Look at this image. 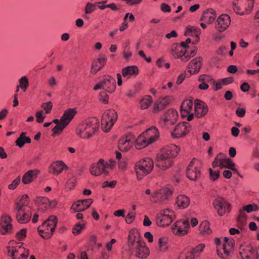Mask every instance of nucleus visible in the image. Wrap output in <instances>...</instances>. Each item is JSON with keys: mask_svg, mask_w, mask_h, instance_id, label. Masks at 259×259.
Returning <instances> with one entry per match:
<instances>
[{"mask_svg": "<svg viewBox=\"0 0 259 259\" xmlns=\"http://www.w3.org/2000/svg\"><path fill=\"white\" fill-rule=\"evenodd\" d=\"M96 9V3H88L85 7H84V13L85 14L83 15V18L85 19H88L89 17L87 16V15L91 14L93 12H94Z\"/></svg>", "mask_w": 259, "mask_h": 259, "instance_id": "nucleus-39", "label": "nucleus"}, {"mask_svg": "<svg viewBox=\"0 0 259 259\" xmlns=\"http://www.w3.org/2000/svg\"><path fill=\"white\" fill-rule=\"evenodd\" d=\"M194 108L195 114L198 118L204 116L208 110L207 105L199 100H195Z\"/></svg>", "mask_w": 259, "mask_h": 259, "instance_id": "nucleus-19", "label": "nucleus"}, {"mask_svg": "<svg viewBox=\"0 0 259 259\" xmlns=\"http://www.w3.org/2000/svg\"><path fill=\"white\" fill-rule=\"evenodd\" d=\"M210 179L212 181H215L220 177V172L218 169L209 168Z\"/></svg>", "mask_w": 259, "mask_h": 259, "instance_id": "nucleus-46", "label": "nucleus"}, {"mask_svg": "<svg viewBox=\"0 0 259 259\" xmlns=\"http://www.w3.org/2000/svg\"><path fill=\"white\" fill-rule=\"evenodd\" d=\"M132 136H126L120 139L118 143V148L120 151L126 152L132 145Z\"/></svg>", "mask_w": 259, "mask_h": 259, "instance_id": "nucleus-24", "label": "nucleus"}, {"mask_svg": "<svg viewBox=\"0 0 259 259\" xmlns=\"http://www.w3.org/2000/svg\"><path fill=\"white\" fill-rule=\"evenodd\" d=\"M171 101V98L169 96H165L158 99L154 103L153 111L154 112L160 111L163 109L168 105Z\"/></svg>", "mask_w": 259, "mask_h": 259, "instance_id": "nucleus-23", "label": "nucleus"}, {"mask_svg": "<svg viewBox=\"0 0 259 259\" xmlns=\"http://www.w3.org/2000/svg\"><path fill=\"white\" fill-rule=\"evenodd\" d=\"M232 8L234 11V12L237 14H239L240 15H244V13H240V11L241 10L240 7L238 5V3L236 2H232Z\"/></svg>", "mask_w": 259, "mask_h": 259, "instance_id": "nucleus-54", "label": "nucleus"}, {"mask_svg": "<svg viewBox=\"0 0 259 259\" xmlns=\"http://www.w3.org/2000/svg\"><path fill=\"white\" fill-rule=\"evenodd\" d=\"M36 121L38 123H41L44 121V119L46 117V115H43L42 111H38L36 113Z\"/></svg>", "mask_w": 259, "mask_h": 259, "instance_id": "nucleus-52", "label": "nucleus"}, {"mask_svg": "<svg viewBox=\"0 0 259 259\" xmlns=\"http://www.w3.org/2000/svg\"><path fill=\"white\" fill-rule=\"evenodd\" d=\"M25 135V133H22L20 135V137L15 142L16 145L19 147H22L25 143H30L31 142V139L29 137H26Z\"/></svg>", "mask_w": 259, "mask_h": 259, "instance_id": "nucleus-37", "label": "nucleus"}, {"mask_svg": "<svg viewBox=\"0 0 259 259\" xmlns=\"http://www.w3.org/2000/svg\"><path fill=\"white\" fill-rule=\"evenodd\" d=\"M250 86L247 82L243 83L240 86L241 90L243 92H246L249 91Z\"/></svg>", "mask_w": 259, "mask_h": 259, "instance_id": "nucleus-63", "label": "nucleus"}, {"mask_svg": "<svg viewBox=\"0 0 259 259\" xmlns=\"http://www.w3.org/2000/svg\"><path fill=\"white\" fill-rule=\"evenodd\" d=\"M172 192L169 188L164 187L152 194L150 200L153 203H162L171 196Z\"/></svg>", "mask_w": 259, "mask_h": 259, "instance_id": "nucleus-10", "label": "nucleus"}, {"mask_svg": "<svg viewBox=\"0 0 259 259\" xmlns=\"http://www.w3.org/2000/svg\"><path fill=\"white\" fill-rule=\"evenodd\" d=\"M116 184V181H112L111 182H108V181H105L103 183V187H110V188H114L115 187Z\"/></svg>", "mask_w": 259, "mask_h": 259, "instance_id": "nucleus-59", "label": "nucleus"}, {"mask_svg": "<svg viewBox=\"0 0 259 259\" xmlns=\"http://www.w3.org/2000/svg\"><path fill=\"white\" fill-rule=\"evenodd\" d=\"M204 247V244H200L195 248H192L189 252L187 253L186 255H190L193 257V258H194L196 256H197L201 252H202Z\"/></svg>", "mask_w": 259, "mask_h": 259, "instance_id": "nucleus-38", "label": "nucleus"}, {"mask_svg": "<svg viewBox=\"0 0 259 259\" xmlns=\"http://www.w3.org/2000/svg\"><path fill=\"white\" fill-rule=\"evenodd\" d=\"M135 217V213L131 211L126 217L125 221L128 224H131L134 220Z\"/></svg>", "mask_w": 259, "mask_h": 259, "instance_id": "nucleus-56", "label": "nucleus"}, {"mask_svg": "<svg viewBox=\"0 0 259 259\" xmlns=\"http://www.w3.org/2000/svg\"><path fill=\"white\" fill-rule=\"evenodd\" d=\"M117 113L113 109H109L103 115L101 119L102 130L105 132H109L117 119Z\"/></svg>", "mask_w": 259, "mask_h": 259, "instance_id": "nucleus-5", "label": "nucleus"}, {"mask_svg": "<svg viewBox=\"0 0 259 259\" xmlns=\"http://www.w3.org/2000/svg\"><path fill=\"white\" fill-rule=\"evenodd\" d=\"M16 219L20 224H26L30 220L32 213L26 207H23V205L18 204L14 208Z\"/></svg>", "mask_w": 259, "mask_h": 259, "instance_id": "nucleus-8", "label": "nucleus"}, {"mask_svg": "<svg viewBox=\"0 0 259 259\" xmlns=\"http://www.w3.org/2000/svg\"><path fill=\"white\" fill-rule=\"evenodd\" d=\"M193 107L192 100H186L182 104L181 106V113L182 117H187L191 113Z\"/></svg>", "mask_w": 259, "mask_h": 259, "instance_id": "nucleus-29", "label": "nucleus"}, {"mask_svg": "<svg viewBox=\"0 0 259 259\" xmlns=\"http://www.w3.org/2000/svg\"><path fill=\"white\" fill-rule=\"evenodd\" d=\"M247 6L245 8L247 12H251L254 5V0H247Z\"/></svg>", "mask_w": 259, "mask_h": 259, "instance_id": "nucleus-62", "label": "nucleus"}, {"mask_svg": "<svg viewBox=\"0 0 259 259\" xmlns=\"http://www.w3.org/2000/svg\"><path fill=\"white\" fill-rule=\"evenodd\" d=\"M106 57L103 56L98 59L97 61H94L92 64L91 72L92 73H96L103 68L106 62Z\"/></svg>", "mask_w": 259, "mask_h": 259, "instance_id": "nucleus-30", "label": "nucleus"}, {"mask_svg": "<svg viewBox=\"0 0 259 259\" xmlns=\"http://www.w3.org/2000/svg\"><path fill=\"white\" fill-rule=\"evenodd\" d=\"M180 48H181V47H178L176 51H175L174 50H172L171 54L174 56V57L176 58H181V56L183 53L182 50H179Z\"/></svg>", "mask_w": 259, "mask_h": 259, "instance_id": "nucleus-57", "label": "nucleus"}, {"mask_svg": "<svg viewBox=\"0 0 259 259\" xmlns=\"http://www.w3.org/2000/svg\"><path fill=\"white\" fill-rule=\"evenodd\" d=\"M233 81V77H227L223 79L222 80V82L223 84L224 85H227L231 83H232Z\"/></svg>", "mask_w": 259, "mask_h": 259, "instance_id": "nucleus-64", "label": "nucleus"}, {"mask_svg": "<svg viewBox=\"0 0 259 259\" xmlns=\"http://www.w3.org/2000/svg\"><path fill=\"white\" fill-rule=\"evenodd\" d=\"M190 131V125L187 122H183L179 123L171 133L174 138H179L185 136Z\"/></svg>", "mask_w": 259, "mask_h": 259, "instance_id": "nucleus-13", "label": "nucleus"}, {"mask_svg": "<svg viewBox=\"0 0 259 259\" xmlns=\"http://www.w3.org/2000/svg\"><path fill=\"white\" fill-rule=\"evenodd\" d=\"M246 219V214L245 210L242 208L239 210V214L237 218V221L241 228H242L245 225V221Z\"/></svg>", "mask_w": 259, "mask_h": 259, "instance_id": "nucleus-43", "label": "nucleus"}, {"mask_svg": "<svg viewBox=\"0 0 259 259\" xmlns=\"http://www.w3.org/2000/svg\"><path fill=\"white\" fill-rule=\"evenodd\" d=\"M106 92H107L105 91L101 92L99 96V100L103 102L104 104H107L108 103L109 97L107 95Z\"/></svg>", "mask_w": 259, "mask_h": 259, "instance_id": "nucleus-49", "label": "nucleus"}, {"mask_svg": "<svg viewBox=\"0 0 259 259\" xmlns=\"http://www.w3.org/2000/svg\"><path fill=\"white\" fill-rule=\"evenodd\" d=\"M158 129L151 126L142 133L136 140L135 146L138 149H141L155 141L159 137Z\"/></svg>", "mask_w": 259, "mask_h": 259, "instance_id": "nucleus-3", "label": "nucleus"}, {"mask_svg": "<svg viewBox=\"0 0 259 259\" xmlns=\"http://www.w3.org/2000/svg\"><path fill=\"white\" fill-rule=\"evenodd\" d=\"M153 101L152 98L150 96H146L143 98L140 102L141 108L142 109H147Z\"/></svg>", "mask_w": 259, "mask_h": 259, "instance_id": "nucleus-42", "label": "nucleus"}, {"mask_svg": "<svg viewBox=\"0 0 259 259\" xmlns=\"http://www.w3.org/2000/svg\"><path fill=\"white\" fill-rule=\"evenodd\" d=\"M200 170L199 167L194 165V163H190L188 165L186 175L191 180L194 181L200 176Z\"/></svg>", "mask_w": 259, "mask_h": 259, "instance_id": "nucleus-21", "label": "nucleus"}, {"mask_svg": "<svg viewBox=\"0 0 259 259\" xmlns=\"http://www.w3.org/2000/svg\"><path fill=\"white\" fill-rule=\"evenodd\" d=\"M76 113L77 111L75 108H69L66 110L61 116V120L63 122V124L66 126L73 118Z\"/></svg>", "mask_w": 259, "mask_h": 259, "instance_id": "nucleus-28", "label": "nucleus"}, {"mask_svg": "<svg viewBox=\"0 0 259 259\" xmlns=\"http://www.w3.org/2000/svg\"><path fill=\"white\" fill-rule=\"evenodd\" d=\"M122 73L124 77L129 78L132 75H137L138 74V68L136 66H128L122 69Z\"/></svg>", "mask_w": 259, "mask_h": 259, "instance_id": "nucleus-33", "label": "nucleus"}, {"mask_svg": "<svg viewBox=\"0 0 259 259\" xmlns=\"http://www.w3.org/2000/svg\"><path fill=\"white\" fill-rule=\"evenodd\" d=\"M178 118V112L175 109H171L164 113L162 117V120L165 124H168V122L173 124L176 122Z\"/></svg>", "mask_w": 259, "mask_h": 259, "instance_id": "nucleus-20", "label": "nucleus"}, {"mask_svg": "<svg viewBox=\"0 0 259 259\" xmlns=\"http://www.w3.org/2000/svg\"><path fill=\"white\" fill-rule=\"evenodd\" d=\"M176 203L180 208L184 209L189 205L190 200L187 196L185 195H181L177 197Z\"/></svg>", "mask_w": 259, "mask_h": 259, "instance_id": "nucleus-34", "label": "nucleus"}, {"mask_svg": "<svg viewBox=\"0 0 259 259\" xmlns=\"http://www.w3.org/2000/svg\"><path fill=\"white\" fill-rule=\"evenodd\" d=\"M20 183V177L18 176L16 179H15L11 184L8 186V188L9 189L14 190L15 189L17 186Z\"/></svg>", "mask_w": 259, "mask_h": 259, "instance_id": "nucleus-51", "label": "nucleus"}, {"mask_svg": "<svg viewBox=\"0 0 259 259\" xmlns=\"http://www.w3.org/2000/svg\"><path fill=\"white\" fill-rule=\"evenodd\" d=\"M28 196L27 195H23L22 196L20 200L15 203V207H17L18 204H22L23 207H26L28 205Z\"/></svg>", "mask_w": 259, "mask_h": 259, "instance_id": "nucleus-45", "label": "nucleus"}, {"mask_svg": "<svg viewBox=\"0 0 259 259\" xmlns=\"http://www.w3.org/2000/svg\"><path fill=\"white\" fill-rule=\"evenodd\" d=\"M92 203V199L78 200L72 205L71 209L72 212L74 211V212L82 211L88 208Z\"/></svg>", "mask_w": 259, "mask_h": 259, "instance_id": "nucleus-15", "label": "nucleus"}, {"mask_svg": "<svg viewBox=\"0 0 259 259\" xmlns=\"http://www.w3.org/2000/svg\"><path fill=\"white\" fill-rule=\"evenodd\" d=\"M57 218L51 215L38 228V231L41 237L48 239L52 237L57 225Z\"/></svg>", "mask_w": 259, "mask_h": 259, "instance_id": "nucleus-4", "label": "nucleus"}, {"mask_svg": "<svg viewBox=\"0 0 259 259\" xmlns=\"http://www.w3.org/2000/svg\"><path fill=\"white\" fill-rule=\"evenodd\" d=\"M156 166L162 170H165L171 166L170 163H156Z\"/></svg>", "mask_w": 259, "mask_h": 259, "instance_id": "nucleus-55", "label": "nucleus"}, {"mask_svg": "<svg viewBox=\"0 0 259 259\" xmlns=\"http://www.w3.org/2000/svg\"><path fill=\"white\" fill-rule=\"evenodd\" d=\"M7 250L8 255L11 257L12 259H20V257L16 254L19 252L18 246L11 247L8 246H7Z\"/></svg>", "mask_w": 259, "mask_h": 259, "instance_id": "nucleus-40", "label": "nucleus"}, {"mask_svg": "<svg viewBox=\"0 0 259 259\" xmlns=\"http://www.w3.org/2000/svg\"><path fill=\"white\" fill-rule=\"evenodd\" d=\"M26 229H23L20 231L17 232L16 234V237L19 240H22L26 237Z\"/></svg>", "mask_w": 259, "mask_h": 259, "instance_id": "nucleus-53", "label": "nucleus"}, {"mask_svg": "<svg viewBox=\"0 0 259 259\" xmlns=\"http://www.w3.org/2000/svg\"><path fill=\"white\" fill-rule=\"evenodd\" d=\"M230 22V16L227 14H222L218 18L215 23V27L219 31H223L228 27Z\"/></svg>", "mask_w": 259, "mask_h": 259, "instance_id": "nucleus-14", "label": "nucleus"}, {"mask_svg": "<svg viewBox=\"0 0 259 259\" xmlns=\"http://www.w3.org/2000/svg\"><path fill=\"white\" fill-rule=\"evenodd\" d=\"M12 221V218L10 216L4 214L2 215L0 225L1 226L0 231L2 234H6L9 233L10 231L12 229V225L11 223Z\"/></svg>", "mask_w": 259, "mask_h": 259, "instance_id": "nucleus-18", "label": "nucleus"}, {"mask_svg": "<svg viewBox=\"0 0 259 259\" xmlns=\"http://www.w3.org/2000/svg\"><path fill=\"white\" fill-rule=\"evenodd\" d=\"M180 149L176 145H173L171 147H166L160 151L157 155V161H164L177 156Z\"/></svg>", "mask_w": 259, "mask_h": 259, "instance_id": "nucleus-9", "label": "nucleus"}, {"mask_svg": "<svg viewBox=\"0 0 259 259\" xmlns=\"http://www.w3.org/2000/svg\"><path fill=\"white\" fill-rule=\"evenodd\" d=\"M38 173V170H30L26 172L23 177H22V182L24 184H28L30 183L33 181L34 179H35L37 174Z\"/></svg>", "mask_w": 259, "mask_h": 259, "instance_id": "nucleus-32", "label": "nucleus"}, {"mask_svg": "<svg viewBox=\"0 0 259 259\" xmlns=\"http://www.w3.org/2000/svg\"><path fill=\"white\" fill-rule=\"evenodd\" d=\"M221 247L222 250L218 247V255L222 259H227L230 255L231 250L233 247V242L230 240L228 243H223Z\"/></svg>", "mask_w": 259, "mask_h": 259, "instance_id": "nucleus-17", "label": "nucleus"}, {"mask_svg": "<svg viewBox=\"0 0 259 259\" xmlns=\"http://www.w3.org/2000/svg\"><path fill=\"white\" fill-rule=\"evenodd\" d=\"M160 9L163 12H170L171 11L170 7L165 3L161 4Z\"/></svg>", "mask_w": 259, "mask_h": 259, "instance_id": "nucleus-60", "label": "nucleus"}, {"mask_svg": "<svg viewBox=\"0 0 259 259\" xmlns=\"http://www.w3.org/2000/svg\"><path fill=\"white\" fill-rule=\"evenodd\" d=\"M19 81V87L25 92L29 86V82L27 77L25 76H22Z\"/></svg>", "mask_w": 259, "mask_h": 259, "instance_id": "nucleus-44", "label": "nucleus"}, {"mask_svg": "<svg viewBox=\"0 0 259 259\" xmlns=\"http://www.w3.org/2000/svg\"><path fill=\"white\" fill-rule=\"evenodd\" d=\"M200 232L203 234H210L211 233V230L209 227L208 222L205 221L202 222L199 227Z\"/></svg>", "mask_w": 259, "mask_h": 259, "instance_id": "nucleus-41", "label": "nucleus"}, {"mask_svg": "<svg viewBox=\"0 0 259 259\" xmlns=\"http://www.w3.org/2000/svg\"><path fill=\"white\" fill-rule=\"evenodd\" d=\"M76 183V179L74 177H72L68 180L66 184V186L69 190H71L74 187Z\"/></svg>", "mask_w": 259, "mask_h": 259, "instance_id": "nucleus-50", "label": "nucleus"}, {"mask_svg": "<svg viewBox=\"0 0 259 259\" xmlns=\"http://www.w3.org/2000/svg\"><path fill=\"white\" fill-rule=\"evenodd\" d=\"M216 18L215 12L212 9H208L204 11L200 20L205 23L211 24Z\"/></svg>", "mask_w": 259, "mask_h": 259, "instance_id": "nucleus-27", "label": "nucleus"}, {"mask_svg": "<svg viewBox=\"0 0 259 259\" xmlns=\"http://www.w3.org/2000/svg\"><path fill=\"white\" fill-rule=\"evenodd\" d=\"M212 204L220 216L224 215L226 212L230 210V203L223 197H218L213 200Z\"/></svg>", "mask_w": 259, "mask_h": 259, "instance_id": "nucleus-12", "label": "nucleus"}, {"mask_svg": "<svg viewBox=\"0 0 259 259\" xmlns=\"http://www.w3.org/2000/svg\"><path fill=\"white\" fill-rule=\"evenodd\" d=\"M41 106L45 110L46 113L49 114L52 109L53 105L52 102L49 101L42 104Z\"/></svg>", "mask_w": 259, "mask_h": 259, "instance_id": "nucleus-48", "label": "nucleus"}, {"mask_svg": "<svg viewBox=\"0 0 259 259\" xmlns=\"http://www.w3.org/2000/svg\"><path fill=\"white\" fill-rule=\"evenodd\" d=\"M103 90L109 93H113L116 89L115 79L110 75L105 76L102 80Z\"/></svg>", "mask_w": 259, "mask_h": 259, "instance_id": "nucleus-16", "label": "nucleus"}, {"mask_svg": "<svg viewBox=\"0 0 259 259\" xmlns=\"http://www.w3.org/2000/svg\"><path fill=\"white\" fill-rule=\"evenodd\" d=\"M175 217L174 212L169 209H165L158 213L156 217L158 226L164 227L169 225Z\"/></svg>", "mask_w": 259, "mask_h": 259, "instance_id": "nucleus-6", "label": "nucleus"}, {"mask_svg": "<svg viewBox=\"0 0 259 259\" xmlns=\"http://www.w3.org/2000/svg\"><path fill=\"white\" fill-rule=\"evenodd\" d=\"M35 203L38 205V210L44 212L50 207L49 199L46 197L38 196L35 200Z\"/></svg>", "mask_w": 259, "mask_h": 259, "instance_id": "nucleus-25", "label": "nucleus"}, {"mask_svg": "<svg viewBox=\"0 0 259 259\" xmlns=\"http://www.w3.org/2000/svg\"><path fill=\"white\" fill-rule=\"evenodd\" d=\"M219 166L222 167H225L226 168H228L229 169H231L233 170L236 171V169L234 168V166H235L234 163H219Z\"/></svg>", "mask_w": 259, "mask_h": 259, "instance_id": "nucleus-58", "label": "nucleus"}, {"mask_svg": "<svg viewBox=\"0 0 259 259\" xmlns=\"http://www.w3.org/2000/svg\"><path fill=\"white\" fill-rule=\"evenodd\" d=\"M154 163H136L135 170L138 181L150 173L154 167Z\"/></svg>", "mask_w": 259, "mask_h": 259, "instance_id": "nucleus-11", "label": "nucleus"}, {"mask_svg": "<svg viewBox=\"0 0 259 259\" xmlns=\"http://www.w3.org/2000/svg\"><path fill=\"white\" fill-rule=\"evenodd\" d=\"M84 229V225L80 223L76 224L72 229V233L75 235H77L80 233L81 231Z\"/></svg>", "mask_w": 259, "mask_h": 259, "instance_id": "nucleus-47", "label": "nucleus"}, {"mask_svg": "<svg viewBox=\"0 0 259 259\" xmlns=\"http://www.w3.org/2000/svg\"><path fill=\"white\" fill-rule=\"evenodd\" d=\"M99 120L96 117L87 118L78 125L76 133L80 138L89 139L99 130Z\"/></svg>", "mask_w": 259, "mask_h": 259, "instance_id": "nucleus-2", "label": "nucleus"}, {"mask_svg": "<svg viewBox=\"0 0 259 259\" xmlns=\"http://www.w3.org/2000/svg\"><path fill=\"white\" fill-rule=\"evenodd\" d=\"M201 33V30L198 27L188 26L184 33L185 36H196L199 39V36Z\"/></svg>", "mask_w": 259, "mask_h": 259, "instance_id": "nucleus-36", "label": "nucleus"}, {"mask_svg": "<svg viewBox=\"0 0 259 259\" xmlns=\"http://www.w3.org/2000/svg\"><path fill=\"white\" fill-rule=\"evenodd\" d=\"M67 167L65 163H52L49 167V171L51 173L58 175Z\"/></svg>", "mask_w": 259, "mask_h": 259, "instance_id": "nucleus-31", "label": "nucleus"}, {"mask_svg": "<svg viewBox=\"0 0 259 259\" xmlns=\"http://www.w3.org/2000/svg\"><path fill=\"white\" fill-rule=\"evenodd\" d=\"M202 58L200 57L193 59L189 64V72L191 74L198 73L202 66Z\"/></svg>", "mask_w": 259, "mask_h": 259, "instance_id": "nucleus-22", "label": "nucleus"}, {"mask_svg": "<svg viewBox=\"0 0 259 259\" xmlns=\"http://www.w3.org/2000/svg\"><path fill=\"white\" fill-rule=\"evenodd\" d=\"M115 163H92L90 167V171L92 175L98 176L102 174L107 175L108 169L113 168Z\"/></svg>", "mask_w": 259, "mask_h": 259, "instance_id": "nucleus-7", "label": "nucleus"}, {"mask_svg": "<svg viewBox=\"0 0 259 259\" xmlns=\"http://www.w3.org/2000/svg\"><path fill=\"white\" fill-rule=\"evenodd\" d=\"M236 115L240 117H242L245 115V110L244 108H238L236 110Z\"/></svg>", "mask_w": 259, "mask_h": 259, "instance_id": "nucleus-61", "label": "nucleus"}, {"mask_svg": "<svg viewBox=\"0 0 259 259\" xmlns=\"http://www.w3.org/2000/svg\"><path fill=\"white\" fill-rule=\"evenodd\" d=\"M128 246L132 254L143 259L148 255V249L145 243L138 236V233L130 232L128 237Z\"/></svg>", "mask_w": 259, "mask_h": 259, "instance_id": "nucleus-1", "label": "nucleus"}, {"mask_svg": "<svg viewBox=\"0 0 259 259\" xmlns=\"http://www.w3.org/2000/svg\"><path fill=\"white\" fill-rule=\"evenodd\" d=\"M189 226L188 221H182L177 223L175 225L177 230L176 234L179 236L186 235L188 233ZM173 229L175 230V229Z\"/></svg>", "mask_w": 259, "mask_h": 259, "instance_id": "nucleus-26", "label": "nucleus"}, {"mask_svg": "<svg viewBox=\"0 0 259 259\" xmlns=\"http://www.w3.org/2000/svg\"><path fill=\"white\" fill-rule=\"evenodd\" d=\"M52 122L56 124V125L52 130L54 133L53 135V136H55L56 135L60 134L66 127V125H64L63 124V122L61 120V118L60 120L58 119H55L53 120Z\"/></svg>", "mask_w": 259, "mask_h": 259, "instance_id": "nucleus-35", "label": "nucleus"}]
</instances>
